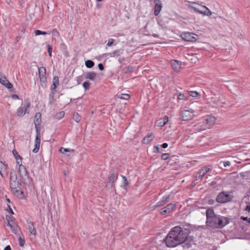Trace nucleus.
Returning <instances> with one entry per match:
<instances>
[{"instance_id": "nucleus-48", "label": "nucleus", "mask_w": 250, "mask_h": 250, "mask_svg": "<svg viewBox=\"0 0 250 250\" xmlns=\"http://www.w3.org/2000/svg\"><path fill=\"white\" fill-rule=\"evenodd\" d=\"M98 67H99V69L101 70H103L104 69V67L102 63H99L98 64Z\"/></svg>"}, {"instance_id": "nucleus-2", "label": "nucleus", "mask_w": 250, "mask_h": 250, "mask_svg": "<svg viewBox=\"0 0 250 250\" xmlns=\"http://www.w3.org/2000/svg\"><path fill=\"white\" fill-rule=\"evenodd\" d=\"M9 185L11 191L15 196L19 199L24 198L21 184L18 180L17 175L14 170L10 172Z\"/></svg>"}, {"instance_id": "nucleus-57", "label": "nucleus", "mask_w": 250, "mask_h": 250, "mask_svg": "<svg viewBox=\"0 0 250 250\" xmlns=\"http://www.w3.org/2000/svg\"><path fill=\"white\" fill-rule=\"evenodd\" d=\"M249 198L248 197H246L245 196L244 198H243V202H245L246 203H247V200H248Z\"/></svg>"}, {"instance_id": "nucleus-16", "label": "nucleus", "mask_w": 250, "mask_h": 250, "mask_svg": "<svg viewBox=\"0 0 250 250\" xmlns=\"http://www.w3.org/2000/svg\"><path fill=\"white\" fill-rule=\"evenodd\" d=\"M7 165L2 161H0V174L2 178H5L8 175Z\"/></svg>"}, {"instance_id": "nucleus-18", "label": "nucleus", "mask_w": 250, "mask_h": 250, "mask_svg": "<svg viewBox=\"0 0 250 250\" xmlns=\"http://www.w3.org/2000/svg\"><path fill=\"white\" fill-rule=\"evenodd\" d=\"M39 75L41 82H44L46 80V68L44 67H41L39 68Z\"/></svg>"}, {"instance_id": "nucleus-20", "label": "nucleus", "mask_w": 250, "mask_h": 250, "mask_svg": "<svg viewBox=\"0 0 250 250\" xmlns=\"http://www.w3.org/2000/svg\"><path fill=\"white\" fill-rule=\"evenodd\" d=\"M27 224V229L30 233L36 236L37 235V231L34 227V223L32 221H28Z\"/></svg>"}, {"instance_id": "nucleus-41", "label": "nucleus", "mask_w": 250, "mask_h": 250, "mask_svg": "<svg viewBox=\"0 0 250 250\" xmlns=\"http://www.w3.org/2000/svg\"><path fill=\"white\" fill-rule=\"evenodd\" d=\"M114 40L113 39H109L108 41V42L107 43V45L108 46H111L113 45L114 43Z\"/></svg>"}, {"instance_id": "nucleus-25", "label": "nucleus", "mask_w": 250, "mask_h": 250, "mask_svg": "<svg viewBox=\"0 0 250 250\" xmlns=\"http://www.w3.org/2000/svg\"><path fill=\"white\" fill-rule=\"evenodd\" d=\"M168 121V117L165 116L163 118L161 119L159 121H158L157 123L158 125L160 126H163L167 123Z\"/></svg>"}, {"instance_id": "nucleus-44", "label": "nucleus", "mask_w": 250, "mask_h": 250, "mask_svg": "<svg viewBox=\"0 0 250 250\" xmlns=\"http://www.w3.org/2000/svg\"><path fill=\"white\" fill-rule=\"evenodd\" d=\"M120 55L119 50H116L112 52L111 56L114 57V56H119Z\"/></svg>"}, {"instance_id": "nucleus-1", "label": "nucleus", "mask_w": 250, "mask_h": 250, "mask_svg": "<svg viewBox=\"0 0 250 250\" xmlns=\"http://www.w3.org/2000/svg\"><path fill=\"white\" fill-rule=\"evenodd\" d=\"M207 225L213 229H221L228 224L229 219L215 214L212 209H208L206 210Z\"/></svg>"}, {"instance_id": "nucleus-12", "label": "nucleus", "mask_w": 250, "mask_h": 250, "mask_svg": "<svg viewBox=\"0 0 250 250\" xmlns=\"http://www.w3.org/2000/svg\"><path fill=\"white\" fill-rule=\"evenodd\" d=\"M169 198V195L164 196L162 199L159 202H157L156 205L150 207V210H153L157 208L164 206L168 201Z\"/></svg>"}, {"instance_id": "nucleus-55", "label": "nucleus", "mask_w": 250, "mask_h": 250, "mask_svg": "<svg viewBox=\"0 0 250 250\" xmlns=\"http://www.w3.org/2000/svg\"><path fill=\"white\" fill-rule=\"evenodd\" d=\"M8 208H9V212H10L11 214H14V212H13V211L12 209L11 208V207H10V206L9 205H8Z\"/></svg>"}, {"instance_id": "nucleus-11", "label": "nucleus", "mask_w": 250, "mask_h": 250, "mask_svg": "<svg viewBox=\"0 0 250 250\" xmlns=\"http://www.w3.org/2000/svg\"><path fill=\"white\" fill-rule=\"evenodd\" d=\"M208 128L212 126L215 123L216 119L214 117L208 115L202 120Z\"/></svg>"}, {"instance_id": "nucleus-19", "label": "nucleus", "mask_w": 250, "mask_h": 250, "mask_svg": "<svg viewBox=\"0 0 250 250\" xmlns=\"http://www.w3.org/2000/svg\"><path fill=\"white\" fill-rule=\"evenodd\" d=\"M207 128H208L203 120L194 126V130L195 131H200L204 130Z\"/></svg>"}, {"instance_id": "nucleus-60", "label": "nucleus", "mask_w": 250, "mask_h": 250, "mask_svg": "<svg viewBox=\"0 0 250 250\" xmlns=\"http://www.w3.org/2000/svg\"><path fill=\"white\" fill-rule=\"evenodd\" d=\"M154 0V2L155 3V4L156 3H160V0Z\"/></svg>"}, {"instance_id": "nucleus-17", "label": "nucleus", "mask_w": 250, "mask_h": 250, "mask_svg": "<svg viewBox=\"0 0 250 250\" xmlns=\"http://www.w3.org/2000/svg\"><path fill=\"white\" fill-rule=\"evenodd\" d=\"M0 83L10 89L12 87V84L9 82L6 77L0 73Z\"/></svg>"}, {"instance_id": "nucleus-42", "label": "nucleus", "mask_w": 250, "mask_h": 250, "mask_svg": "<svg viewBox=\"0 0 250 250\" xmlns=\"http://www.w3.org/2000/svg\"><path fill=\"white\" fill-rule=\"evenodd\" d=\"M223 164V166L224 167H226L227 166H229L230 165V163L229 161H226V162H221L220 163V164Z\"/></svg>"}, {"instance_id": "nucleus-54", "label": "nucleus", "mask_w": 250, "mask_h": 250, "mask_svg": "<svg viewBox=\"0 0 250 250\" xmlns=\"http://www.w3.org/2000/svg\"><path fill=\"white\" fill-rule=\"evenodd\" d=\"M124 186L126 187L128 185V182L127 181V179H125V181H124Z\"/></svg>"}, {"instance_id": "nucleus-53", "label": "nucleus", "mask_w": 250, "mask_h": 250, "mask_svg": "<svg viewBox=\"0 0 250 250\" xmlns=\"http://www.w3.org/2000/svg\"><path fill=\"white\" fill-rule=\"evenodd\" d=\"M245 210H248L249 212L250 211V204H248L246 206Z\"/></svg>"}, {"instance_id": "nucleus-27", "label": "nucleus", "mask_w": 250, "mask_h": 250, "mask_svg": "<svg viewBox=\"0 0 250 250\" xmlns=\"http://www.w3.org/2000/svg\"><path fill=\"white\" fill-rule=\"evenodd\" d=\"M96 77V73L94 72H88L86 74V78L94 81Z\"/></svg>"}, {"instance_id": "nucleus-38", "label": "nucleus", "mask_w": 250, "mask_h": 250, "mask_svg": "<svg viewBox=\"0 0 250 250\" xmlns=\"http://www.w3.org/2000/svg\"><path fill=\"white\" fill-rule=\"evenodd\" d=\"M189 95L193 97H196L198 95V93L196 91H190Z\"/></svg>"}, {"instance_id": "nucleus-9", "label": "nucleus", "mask_w": 250, "mask_h": 250, "mask_svg": "<svg viewBox=\"0 0 250 250\" xmlns=\"http://www.w3.org/2000/svg\"><path fill=\"white\" fill-rule=\"evenodd\" d=\"M182 39L187 42H194L196 41L197 35L190 32H186L181 34Z\"/></svg>"}, {"instance_id": "nucleus-37", "label": "nucleus", "mask_w": 250, "mask_h": 250, "mask_svg": "<svg viewBox=\"0 0 250 250\" xmlns=\"http://www.w3.org/2000/svg\"><path fill=\"white\" fill-rule=\"evenodd\" d=\"M170 156L169 153H164L161 155V159L164 160H167Z\"/></svg>"}, {"instance_id": "nucleus-23", "label": "nucleus", "mask_w": 250, "mask_h": 250, "mask_svg": "<svg viewBox=\"0 0 250 250\" xmlns=\"http://www.w3.org/2000/svg\"><path fill=\"white\" fill-rule=\"evenodd\" d=\"M118 174L115 173H110L108 177V183L112 185L117 180Z\"/></svg>"}, {"instance_id": "nucleus-36", "label": "nucleus", "mask_w": 250, "mask_h": 250, "mask_svg": "<svg viewBox=\"0 0 250 250\" xmlns=\"http://www.w3.org/2000/svg\"><path fill=\"white\" fill-rule=\"evenodd\" d=\"M83 86L85 90H87L89 88L90 83L88 82H85L83 83Z\"/></svg>"}, {"instance_id": "nucleus-62", "label": "nucleus", "mask_w": 250, "mask_h": 250, "mask_svg": "<svg viewBox=\"0 0 250 250\" xmlns=\"http://www.w3.org/2000/svg\"><path fill=\"white\" fill-rule=\"evenodd\" d=\"M122 178L123 179V180H124V181H125V179H126V177H125V176H123V175H122Z\"/></svg>"}, {"instance_id": "nucleus-64", "label": "nucleus", "mask_w": 250, "mask_h": 250, "mask_svg": "<svg viewBox=\"0 0 250 250\" xmlns=\"http://www.w3.org/2000/svg\"><path fill=\"white\" fill-rule=\"evenodd\" d=\"M193 4H198V5H199V4L198 3H197L196 2H192Z\"/></svg>"}, {"instance_id": "nucleus-30", "label": "nucleus", "mask_w": 250, "mask_h": 250, "mask_svg": "<svg viewBox=\"0 0 250 250\" xmlns=\"http://www.w3.org/2000/svg\"><path fill=\"white\" fill-rule=\"evenodd\" d=\"M73 119L77 123H79L81 120V117L78 113H74L73 115Z\"/></svg>"}, {"instance_id": "nucleus-39", "label": "nucleus", "mask_w": 250, "mask_h": 250, "mask_svg": "<svg viewBox=\"0 0 250 250\" xmlns=\"http://www.w3.org/2000/svg\"><path fill=\"white\" fill-rule=\"evenodd\" d=\"M178 98L179 100H186V96L184 94L179 93L178 96Z\"/></svg>"}, {"instance_id": "nucleus-58", "label": "nucleus", "mask_w": 250, "mask_h": 250, "mask_svg": "<svg viewBox=\"0 0 250 250\" xmlns=\"http://www.w3.org/2000/svg\"><path fill=\"white\" fill-rule=\"evenodd\" d=\"M7 225H8V226H9L11 229H12V224L10 223V221H9V222H8V224H7Z\"/></svg>"}, {"instance_id": "nucleus-8", "label": "nucleus", "mask_w": 250, "mask_h": 250, "mask_svg": "<svg viewBox=\"0 0 250 250\" xmlns=\"http://www.w3.org/2000/svg\"><path fill=\"white\" fill-rule=\"evenodd\" d=\"M30 106V103L28 100L25 101V104L23 106L20 107L17 112L16 114L18 116L22 117L23 116L26 112L27 109Z\"/></svg>"}, {"instance_id": "nucleus-49", "label": "nucleus", "mask_w": 250, "mask_h": 250, "mask_svg": "<svg viewBox=\"0 0 250 250\" xmlns=\"http://www.w3.org/2000/svg\"><path fill=\"white\" fill-rule=\"evenodd\" d=\"M11 98L13 99L16 100L19 99V96L17 95L14 94L12 95Z\"/></svg>"}, {"instance_id": "nucleus-46", "label": "nucleus", "mask_w": 250, "mask_h": 250, "mask_svg": "<svg viewBox=\"0 0 250 250\" xmlns=\"http://www.w3.org/2000/svg\"><path fill=\"white\" fill-rule=\"evenodd\" d=\"M126 70H125V72H128L129 71H131L133 70V67L131 66H128V67H126L125 68Z\"/></svg>"}, {"instance_id": "nucleus-15", "label": "nucleus", "mask_w": 250, "mask_h": 250, "mask_svg": "<svg viewBox=\"0 0 250 250\" xmlns=\"http://www.w3.org/2000/svg\"><path fill=\"white\" fill-rule=\"evenodd\" d=\"M202 7L205 9V10H200L197 8H196L193 6H190V7L192 9H193L195 12H196L197 13L202 14H203L204 15H207V16H210L212 14V12L206 6H202Z\"/></svg>"}, {"instance_id": "nucleus-21", "label": "nucleus", "mask_w": 250, "mask_h": 250, "mask_svg": "<svg viewBox=\"0 0 250 250\" xmlns=\"http://www.w3.org/2000/svg\"><path fill=\"white\" fill-rule=\"evenodd\" d=\"M171 64L173 69L175 71H179L181 68V63L180 62L176 60H172L171 61Z\"/></svg>"}, {"instance_id": "nucleus-63", "label": "nucleus", "mask_w": 250, "mask_h": 250, "mask_svg": "<svg viewBox=\"0 0 250 250\" xmlns=\"http://www.w3.org/2000/svg\"><path fill=\"white\" fill-rule=\"evenodd\" d=\"M6 201L8 203H10V200L9 198H7L6 199Z\"/></svg>"}, {"instance_id": "nucleus-6", "label": "nucleus", "mask_w": 250, "mask_h": 250, "mask_svg": "<svg viewBox=\"0 0 250 250\" xmlns=\"http://www.w3.org/2000/svg\"><path fill=\"white\" fill-rule=\"evenodd\" d=\"M195 111L192 109L184 110L180 114V118L184 121H188L192 119Z\"/></svg>"}, {"instance_id": "nucleus-59", "label": "nucleus", "mask_w": 250, "mask_h": 250, "mask_svg": "<svg viewBox=\"0 0 250 250\" xmlns=\"http://www.w3.org/2000/svg\"><path fill=\"white\" fill-rule=\"evenodd\" d=\"M6 220H7L8 222L10 221V216H6Z\"/></svg>"}, {"instance_id": "nucleus-61", "label": "nucleus", "mask_w": 250, "mask_h": 250, "mask_svg": "<svg viewBox=\"0 0 250 250\" xmlns=\"http://www.w3.org/2000/svg\"><path fill=\"white\" fill-rule=\"evenodd\" d=\"M52 32H56L57 34H59V32L57 31V29H54L53 30H52Z\"/></svg>"}, {"instance_id": "nucleus-24", "label": "nucleus", "mask_w": 250, "mask_h": 250, "mask_svg": "<svg viewBox=\"0 0 250 250\" xmlns=\"http://www.w3.org/2000/svg\"><path fill=\"white\" fill-rule=\"evenodd\" d=\"M152 135V133L148 134L144 138L143 140V143L145 144H148L153 140Z\"/></svg>"}, {"instance_id": "nucleus-7", "label": "nucleus", "mask_w": 250, "mask_h": 250, "mask_svg": "<svg viewBox=\"0 0 250 250\" xmlns=\"http://www.w3.org/2000/svg\"><path fill=\"white\" fill-rule=\"evenodd\" d=\"M164 241H165L166 245L168 247L173 248L179 245L178 242L174 237L172 236V235H170L169 232L168 233Z\"/></svg>"}, {"instance_id": "nucleus-56", "label": "nucleus", "mask_w": 250, "mask_h": 250, "mask_svg": "<svg viewBox=\"0 0 250 250\" xmlns=\"http://www.w3.org/2000/svg\"><path fill=\"white\" fill-rule=\"evenodd\" d=\"M4 250H11V247L9 245L7 246Z\"/></svg>"}, {"instance_id": "nucleus-40", "label": "nucleus", "mask_w": 250, "mask_h": 250, "mask_svg": "<svg viewBox=\"0 0 250 250\" xmlns=\"http://www.w3.org/2000/svg\"><path fill=\"white\" fill-rule=\"evenodd\" d=\"M24 242H25L24 240L23 239H22L21 237H20L19 238V245L21 247H22L24 245Z\"/></svg>"}, {"instance_id": "nucleus-33", "label": "nucleus", "mask_w": 250, "mask_h": 250, "mask_svg": "<svg viewBox=\"0 0 250 250\" xmlns=\"http://www.w3.org/2000/svg\"><path fill=\"white\" fill-rule=\"evenodd\" d=\"M182 244H183L182 246L184 248L189 249L191 247V245L190 244L188 243L187 240H185V241H184V242H183Z\"/></svg>"}, {"instance_id": "nucleus-45", "label": "nucleus", "mask_w": 250, "mask_h": 250, "mask_svg": "<svg viewBox=\"0 0 250 250\" xmlns=\"http://www.w3.org/2000/svg\"><path fill=\"white\" fill-rule=\"evenodd\" d=\"M64 115V112H63V111L60 112L58 114H57V118H58L59 119H61L62 117H63Z\"/></svg>"}, {"instance_id": "nucleus-28", "label": "nucleus", "mask_w": 250, "mask_h": 250, "mask_svg": "<svg viewBox=\"0 0 250 250\" xmlns=\"http://www.w3.org/2000/svg\"><path fill=\"white\" fill-rule=\"evenodd\" d=\"M240 175L243 179L248 180L250 177V173L249 171H245L241 172Z\"/></svg>"}, {"instance_id": "nucleus-10", "label": "nucleus", "mask_w": 250, "mask_h": 250, "mask_svg": "<svg viewBox=\"0 0 250 250\" xmlns=\"http://www.w3.org/2000/svg\"><path fill=\"white\" fill-rule=\"evenodd\" d=\"M230 200V195L224 192L220 193L217 196L216 200L220 203H225Z\"/></svg>"}, {"instance_id": "nucleus-32", "label": "nucleus", "mask_w": 250, "mask_h": 250, "mask_svg": "<svg viewBox=\"0 0 250 250\" xmlns=\"http://www.w3.org/2000/svg\"><path fill=\"white\" fill-rule=\"evenodd\" d=\"M85 65L88 68H92L94 65V62L91 60H87L85 62Z\"/></svg>"}, {"instance_id": "nucleus-3", "label": "nucleus", "mask_w": 250, "mask_h": 250, "mask_svg": "<svg viewBox=\"0 0 250 250\" xmlns=\"http://www.w3.org/2000/svg\"><path fill=\"white\" fill-rule=\"evenodd\" d=\"M42 115L40 112L36 113L34 117V124L36 131V138L35 140V147L33 150L34 153L39 151L41 144L40 129L39 126L42 121Z\"/></svg>"}, {"instance_id": "nucleus-47", "label": "nucleus", "mask_w": 250, "mask_h": 250, "mask_svg": "<svg viewBox=\"0 0 250 250\" xmlns=\"http://www.w3.org/2000/svg\"><path fill=\"white\" fill-rule=\"evenodd\" d=\"M54 94L55 93L53 92V91H52V92L49 95L50 100H53L54 99Z\"/></svg>"}, {"instance_id": "nucleus-5", "label": "nucleus", "mask_w": 250, "mask_h": 250, "mask_svg": "<svg viewBox=\"0 0 250 250\" xmlns=\"http://www.w3.org/2000/svg\"><path fill=\"white\" fill-rule=\"evenodd\" d=\"M19 163L20 162L17 161V164L19 165L18 170L19 175L25 184H29L31 183V179L29 178L26 168L24 166Z\"/></svg>"}, {"instance_id": "nucleus-35", "label": "nucleus", "mask_w": 250, "mask_h": 250, "mask_svg": "<svg viewBox=\"0 0 250 250\" xmlns=\"http://www.w3.org/2000/svg\"><path fill=\"white\" fill-rule=\"evenodd\" d=\"M13 154L14 156L15 159L18 160L19 159H21V157L19 155L18 152L15 149L12 151Z\"/></svg>"}, {"instance_id": "nucleus-50", "label": "nucleus", "mask_w": 250, "mask_h": 250, "mask_svg": "<svg viewBox=\"0 0 250 250\" xmlns=\"http://www.w3.org/2000/svg\"><path fill=\"white\" fill-rule=\"evenodd\" d=\"M154 148L155 149V152H159V147L158 146H156L154 147Z\"/></svg>"}, {"instance_id": "nucleus-43", "label": "nucleus", "mask_w": 250, "mask_h": 250, "mask_svg": "<svg viewBox=\"0 0 250 250\" xmlns=\"http://www.w3.org/2000/svg\"><path fill=\"white\" fill-rule=\"evenodd\" d=\"M47 47H48V53L50 57H51V54H52V47L51 45H48Z\"/></svg>"}, {"instance_id": "nucleus-29", "label": "nucleus", "mask_w": 250, "mask_h": 250, "mask_svg": "<svg viewBox=\"0 0 250 250\" xmlns=\"http://www.w3.org/2000/svg\"><path fill=\"white\" fill-rule=\"evenodd\" d=\"M119 98L122 100H128L130 99V96L127 94H120L118 95Z\"/></svg>"}, {"instance_id": "nucleus-52", "label": "nucleus", "mask_w": 250, "mask_h": 250, "mask_svg": "<svg viewBox=\"0 0 250 250\" xmlns=\"http://www.w3.org/2000/svg\"><path fill=\"white\" fill-rule=\"evenodd\" d=\"M161 146L164 148H166L168 146V144L166 143H164Z\"/></svg>"}, {"instance_id": "nucleus-22", "label": "nucleus", "mask_w": 250, "mask_h": 250, "mask_svg": "<svg viewBox=\"0 0 250 250\" xmlns=\"http://www.w3.org/2000/svg\"><path fill=\"white\" fill-rule=\"evenodd\" d=\"M59 77L58 76H54L53 79V83L51 86V91H56L57 87L59 85Z\"/></svg>"}, {"instance_id": "nucleus-31", "label": "nucleus", "mask_w": 250, "mask_h": 250, "mask_svg": "<svg viewBox=\"0 0 250 250\" xmlns=\"http://www.w3.org/2000/svg\"><path fill=\"white\" fill-rule=\"evenodd\" d=\"M60 151L61 153L64 154L65 153L67 152H73L74 151V150L72 149H69V148H63V147H62L60 149Z\"/></svg>"}, {"instance_id": "nucleus-4", "label": "nucleus", "mask_w": 250, "mask_h": 250, "mask_svg": "<svg viewBox=\"0 0 250 250\" xmlns=\"http://www.w3.org/2000/svg\"><path fill=\"white\" fill-rule=\"evenodd\" d=\"M169 232L176 239L179 244H182L187 238V233L179 226L174 227Z\"/></svg>"}, {"instance_id": "nucleus-51", "label": "nucleus", "mask_w": 250, "mask_h": 250, "mask_svg": "<svg viewBox=\"0 0 250 250\" xmlns=\"http://www.w3.org/2000/svg\"><path fill=\"white\" fill-rule=\"evenodd\" d=\"M241 219H242L243 220H247L250 223V218L248 219V217H245L243 216H241Z\"/></svg>"}, {"instance_id": "nucleus-13", "label": "nucleus", "mask_w": 250, "mask_h": 250, "mask_svg": "<svg viewBox=\"0 0 250 250\" xmlns=\"http://www.w3.org/2000/svg\"><path fill=\"white\" fill-rule=\"evenodd\" d=\"M210 170V168L208 167H205L200 169L196 175V180H202L203 177L206 174V173Z\"/></svg>"}, {"instance_id": "nucleus-14", "label": "nucleus", "mask_w": 250, "mask_h": 250, "mask_svg": "<svg viewBox=\"0 0 250 250\" xmlns=\"http://www.w3.org/2000/svg\"><path fill=\"white\" fill-rule=\"evenodd\" d=\"M175 207V204H169L166 207L160 210V213L161 215H165L167 213H170Z\"/></svg>"}, {"instance_id": "nucleus-34", "label": "nucleus", "mask_w": 250, "mask_h": 250, "mask_svg": "<svg viewBox=\"0 0 250 250\" xmlns=\"http://www.w3.org/2000/svg\"><path fill=\"white\" fill-rule=\"evenodd\" d=\"M35 35L38 36L40 35H46L47 33L44 31H42L39 30H36L34 32Z\"/></svg>"}, {"instance_id": "nucleus-26", "label": "nucleus", "mask_w": 250, "mask_h": 250, "mask_svg": "<svg viewBox=\"0 0 250 250\" xmlns=\"http://www.w3.org/2000/svg\"><path fill=\"white\" fill-rule=\"evenodd\" d=\"M162 7V4L160 3H156L155 4L154 10V14L155 16H157L159 14Z\"/></svg>"}]
</instances>
